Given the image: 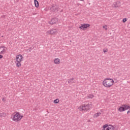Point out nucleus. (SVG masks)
Masks as SVG:
<instances>
[{"instance_id": "nucleus-25", "label": "nucleus", "mask_w": 130, "mask_h": 130, "mask_svg": "<svg viewBox=\"0 0 130 130\" xmlns=\"http://www.w3.org/2000/svg\"><path fill=\"white\" fill-rule=\"evenodd\" d=\"M2 101H6V100L5 99V98H3L2 99Z\"/></svg>"}, {"instance_id": "nucleus-30", "label": "nucleus", "mask_w": 130, "mask_h": 130, "mask_svg": "<svg viewBox=\"0 0 130 130\" xmlns=\"http://www.w3.org/2000/svg\"><path fill=\"white\" fill-rule=\"evenodd\" d=\"M2 49H1L0 51H2Z\"/></svg>"}, {"instance_id": "nucleus-19", "label": "nucleus", "mask_w": 130, "mask_h": 130, "mask_svg": "<svg viewBox=\"0 0 130 130\" xmlns=\"http://www.w3.org/2000/svg\"><path fill=\"white\" fill-rule=\"evenodd\" d=\"M93 97H94V95L93 94H89L88 96V98L89 99H92V98H93Z\"/></svg>"}, {"instance_id": "nucleus-5", "label": "nucleus", "mask_w": 130, "mask_h": 130, "mask_svg": "<svg viewBox=\"0 0 130 130\" xmlns=\"http://www.w3.org/2000/svg\"><path fill=\"white\" fill-rule=\"evenodd\" d=\"M128 109H130L129 106H127V105H122L119 109H118V111L120 112H122V111H125V110H127Z\"/></svg>"}, {"instance_id": "nucleus-17", "label": "nucleus", "mask_w": 130, "mask_h": 130, "mask_svg": "<svg viewBox=\"0 0 130 130\" xmlns=\"http://www.w3.org/2000/svg\"><path fill=\"white\" fill-rule=\"evenodd\" d=\"M54 104H57V103H58V102H59V100H58V99H56V100H54Z\"/></svg>"}, {"instance_id": "nucleus-33", "label": "nucleus", "mask_w": 130, "mask_h": 130, "mask_svg": "<svg viewBox=\"0 0 130 130\" xmlns=\"http://www.w3.org/2000/svg\"><path fill=\"white\" fill-rule=\"evenodd\" d=\"M0 117H1V113H0Z\"/></svg>"}, {"instance_id": "nucleus-16", "label": "nucleus", "mask_w": 130, "mask_h": 130, "mask_svg": "<svg viewBox=\"0 0 130 130\" xmlns=\"http://www.w3.org/2000/svg\"><path fill=\"white\" fill-rule=\"evenodd\" d=\"M7 116V114L5 112L1 113V117H6Z\"/></svg>"}, {"instance_id": "nucleus-6", "label": "nucleus", "mask_w": 130, "mask_h": 130, "mask_svg": "<svg viewBox=\"0 0 130 130\" xmlns=\"http://www.w3.org/2000/svg\"><path fill=\"white\" fill-rule=\"evenodd\" d=\"M49 9L51 10V12L53 13H57L59 10V8L57 7V6L53 5L49 7Z\"/></svg>"}, {"instance_id": "nucleus-22", "label": "nucleus", "mask_w": 130, "mask_h": 130, "mask_svg": "<svg viewBox=\"0 0 130 130\" xmlns=\"http://www.w3.org/2000/svg\"><path fill=\"white\" fill-rule=\"evenodd\" d=\"M127 19L126 18L123 19L122 22L123 23H125L126 21H127Z\"/></svg>"}, {"instance_id": "nucleus-28", "label": "nucleus", "mask_w": 130, "mask_h": 130, "mask_svg": "<svg viewBox=\"0 0 130 130\" xmlns=\"http://www.w3.org/2000/svg\"><path fill=\"white\" fill-rule=\"evenodd\" d=\"M105 30H107V27H106Z\"/></svg>"}, {"instance_id": "nucleus-27", "label": "nucleus", "mask_w": 130, "mask_h": 130, "mask_svg": "<svg viewBox=\"0 0 130 130\" xmlns=\"http://www.w3.org/2000/svg\"><path fill=\"white\" fill-rule=\"evenodd\" d=\"M37 13H32V15H36Z\"/></svg>"}, {"instance_id": "nucleus-23", "label": "nucleus", "mask_w": 130, "mask_h": 130, "mask_svg": "<svg viewBox=\"0 0 130 130\" xmlns=\"http://www.w3.org/2000/svg\"><path fill=\"white\" fill-rule=\"evenodd\" d=\"M2 48H6V47H5V46L0 47V50H1V49H2ZM0 54H2L1 53V51H0Z\"/></svg>"}, {"instance_id": "nucleus-14", "label": "nucleus", "mask_w": 130, "mask_h": 130, "mask_svg": "<svg viewBox=\"0 0 130 130\" xmlns=\"http://www.w3.org/2000/svg\"><path fill=\"white\" fill-rule=\"evenodd\" d=\"M74 78H72L69 79V80H68V83H69V84H71V83L72 84H73V83H74V81H74Z\"/></svg>"}, {"instance_id": "nucleus-32", "label": "nucleus", "mask_w": 130, "mask_h": 130, "mask_svg": "<svg viewBox=\"0 0 130 130\" xmlns=\"http://www.w3.org/2000/svg\"><path fill=\"white\" fill-rule=\"evenodd\" d=\"M61 12H62V10H61Z\"/></svg>"}, {"instance_id": "nucleus-24", "label": "nucleus", "mask_w": 130, "mask_h": 130, "mask_svg": "<svg viewBox=\"0 0 130 130\" xmlns=\"http://www.w3.org/2000/svg\"><path fill=\"white\" fill-rule=\"evenodd\" d=\"M4 57V56H3L2 55L0 54V59L3 58Z\"/></svg>"}, {"instance_id": "nucleus-12", "label": "nucleus", "mask_w": 130, "mask_h": 130, "mask_svg": "<svg viewBox=\"0 0 130 130\" xmlns=\"http://www.w3.org/2000/svg\"><path fill=\"white\" fill-rule=\"evenodd\" d=\"M54 62L55 64H59L60 62V59L58 58H55L54 60Z\"/></svg>"}, {"instance_id": "nucleus-1", "label": "nucleus", "mask_w": 130, "mask_h": 130, "mask_svg": "<svg viewBox=\"0 0 130 130\" xmlns=\"http://www.w3.org/2000/svg\"><path fill=\"white\" fill-rule=\"evenodd\" d=\"M114 83V81L111 78H106L103 82V85L107 88L111 87Z\"/></svg>"}, {"instance_id": "nucleus-3", "label": "nucleus", "mask_w": 130, "mask_h": 130, "mask_svg": "<svg viewBox=\"0 0 130 130\" xmlns=\"http://www.w3.org/2000/svg\"><path fill=\"white\" fill-rule=\"evenodd\" d=\"M16 60L15 61L16 67H17V68H19V67H21V61L23 60V56H22V55L21 54L17 55L16 57Z\"/></svg>"}, {"instance_id": "nucleus-29", "label": "nucleus", "mask_w": 130, "mask_h": 130, "mask_svg": "<svg viewBox=\"0 0 130 130\" xmlns=\"http://www.w3.org/2000/svg\"><path fill=\"white\" fill-rule=\"evenodd\" d=\"M103 28H105V26H103Z\"/></svg>"}, {"instance_id": "nucleus-18", "label": "nucleus", "mask_w": 130, "mask_h": 130, "mask_svg": "<svg viewBox=\"0 0 130 130\" xmlns=\"http://www.w3.org/2000/svg\"><path fill=\"white\" fill-rule=\"evenodd\" d=\"M3 48V49L1 51V53L2 54H4V52H6V48Z\"/></svg>"}, {"instance_id": "nucleus-21", "label": "nucleus", "mask_w": 130, "mask_h": 130, "mask_svg": "<svg viewBox=\"0 0 130 130\" xmlns=\"http://www.w3.org/2000/svg\"><path fill=\"white\" fill-rule=\"evenodd\" d=\"M107 51H108V49H103V52H104V53H105V52H107Z\"/></svg>"}, {"instance_id": "nucleus-20", "label": "nucleus", "mask_w": 130, "mask_h": 130, "mask_svg": "<svg viewBox=\"0 0 130 130\" xmlns=\"http://www.w3.org/2000/svg\"><path fill=\"white\" fill-rule=\"evenodd\" d=\"M32 47H29L27 49V51H28V52H31V51H32Z\"/></svg>"}, {"instance_id": "nucleus-10", "label": "nucleus", "mask_w": 130, "mask_h": 130, "mask_svg": "<svg viewBox=\"0 0 130 130\" xmlns=\"http://www.w3.org/2000/svg\"><path fill=\"white\" fill-rule=\"evenodd\" d=\"M105 125H107V127H106V130H115V127L112 125L106 124Z\"/></svg>"}, {"instance_id": "nucleus-8", "label": "nucleus", "mask_w": 130, "mask_h": 130, "mask_svg": "<svg viewBox=\"0 0 130 130\" xmlns=\"http://www.w3.org/2000/svg\"><path fill=\"white\" fill-rule=\"evenodd\" d=\"M57 21H58V19L56 18H53L49 21L50 25H54L57 23Z\"/></svg>"}, {"instance_id": "nucleus-9", "label": "nucleus", "mask_w": 130, "mask_h": 130, "mask_svg": "<svg viewBox=\"0 0 130 130\" xmlns=\"http://www.w3.org/2000/svg\"><path fill=\"white\" fill-rule=\"evenodd\" d=\"M48 33H49V34H51L52 35H54L55 34H56L57 33V29L52 28L50 30H48Z\"/></svg>"}, {"instance_id": "nucleus-2", "label": "nucleus", "mask_w": 130, "mask_h": 130, "mask_svg": "<svg viewBox=\"0 0 130 130\" xmlns=\"http://www.w3.org/2000/svg\"><path fill=\"white\" fill-rule=\"evenodd\" d=\"M22 117L23 116H21L20 113L18 112H16L15 114L12 116V118H13V121H20V120L22 119Z\"/></svg>"}, {"instance_id": "nucleus-4", "label": "nucleus", "mask_w": 130, "mask_h": 130, "mask_svg": "<svg viewBox=\"0 0 130 130\" xmlns=\"http://www.w3.org/2000/svg\"><path fill=\"white\" fill-rule=\"evenodd\" d=\"M91 109V106L89 104H84L79 107V109L81 111H88Z\"/></svg>"}, {"instance_id": "nucleus-31", "label": "nucleus", "mask_w": 130, "mask_h": 130, "mask_svg": "<svg viewBox=\"0 0 130 130\" xmlns=\"http://www.w3.org/2000/svg\"><path fill=\"white\" fill-rule=\"evenodd\" d=\"M80 1H81L82 2H83V1H84V0H80Z\"/></svg>"}, {"instance_id": "nucleus-13", "label": "nucleus", "mask_w": 130, "mask_h": 130, "mask_svg": "<svg viewBox=\"0 0 130 130\" xmlns=\"http://www.w3.org/2000/svg\"><path fill=\"white\" fill-rule=\"evenodd\" d=\"M34 2H35V7H36V8H39V2H38V1L37 0H34Z\"/></svg>"}, {"instance_id": "nucleus-11", "label": "nucleus", "mask_w": 130, "mask_h": 130, "mask_svg": "<svg viewBox=\"0 0 130 130\" xmlns=\"http://www.w3.org/2000/svg\"><path fill=\"white\" fill-rule=\"evenodd\" d=\"M120 6H121V4L120 3V2L119 1H118V2L114 3V7L115 8H119V7H120Z\"/></svg>"}, {"instance_id": "nucleus-7", "label": "nucleus", "mask_w": 130, "mask_h": 130, "mask_svg": "<svg viewBox=\"0 0 130 130\" xmlns=\"http://www.w3.org/2000/svg\"><path fill=\"white\" fill-rule=\"evenodd\" d=\"M88 27H90V24H81V25L79 27V29H81V30H83V31H84V30H86V29H87V28H88Z\"/></svg>"}, {"instance_id": "nucleus-26", "label": "nucleus", "mask_w": 130, "mask_h": 130, "mask_svg": "<svg viewBox=\"0 0 130 130\" xmlns=\"http://www.w3.org/2000/svg\"><path fill=\"white\" fill-rule=\"evenodd\" d=\"M129 112H130V111H129V110L127 112V114H128V113H129Z\"/></svg>"}, {"instance_id": "nucleus-15", "label": "nucleus", "mask_w": 130, "mask_h": 130, "mask_svg": "<svg viewBox=\"0 0 130 130\" xmlns=\"http://www.w3.org/2000/svg\"><path fill=\"white\" fill-rule=\"evenodd\" d=\"M100 115H101V113L99 112V113H97L93 115V117H98V116H100Z\"/></svg>"}]
</instances>
